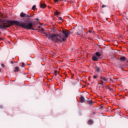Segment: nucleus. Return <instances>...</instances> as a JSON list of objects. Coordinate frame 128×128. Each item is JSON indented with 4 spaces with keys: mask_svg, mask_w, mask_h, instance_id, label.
<instances>
[{
    "mask_svg": "<svg viewBox=\"0 0 128 128\" xmlns=\"http://www.w3.org/2000/svg\"><path fill=\"white\" fill-rule=\"evenodd\" d=\"M16 24L18 26H21L23 28L26 30H34L36 29L34 28V25L32 23H28V21H16V20H11V21H4L2 19H0V28H8L11 26Z\"/></svg>",
    "mask_w": 128,
    "mask_h": 128,
    "instance_id": "obj_1",
    "label": "nucleus"
},
{
    "mask_svg": "<svg viewBox=\"0 0 128 128\" xmlns=\"http://www.w3.org/2000/svg\"><path fill=\"white\" fill-rule=\"evenodd\" d=\"M62 34H64V38L62 37V36L56 34H46V32H44V34H45L46 36L54 42H66V40L67 38H68V36H70V32L68 30H64L62 31Z\"/></svg>",
    "mask_w": 128,
    "mask_h": 128,
    "instance_id": "obj_2",
    "label": "nucleus"
},
{
    "mask_svg": "<svg viewBox=\"0 0 128 128\" xmlns=\"http://www.w3.org/2000/svg\"><path fill=\"white\" fill-rule=\"evenodd\" d=\"M84 32V30L82 29V30H80V28H78L76 32V34L77 36H82V32Z\"/></svg>",
    "mask_w": 128,
    "mask_h": 128,
    "instance_id": "obj_3",
    "label": "nucleus"
},
{
    "mask_svg": "<svg viewBox=\"0 0 128 128\" xmlns=\"http://www.w3.org/2000/svg\"><path fill=\"white\" fill-rule=\"evenodd\" d=\"M98 60H100V58L96 55H94L92 57V60H93V62H98Z\"/></svg>",
    "mask_w": 128,
    "mask_h": 128,
    "instance_id": "obj_4",
    "label": "nucleus"
},
{
    "mask_svg": "<svg viewBox=\"0 0 128 128\" xmlns=\"http://www.w3.org/2000/svg\"><path fill=\"white\" fill-rule=\"evenodd\" d=\"M100 78L103 84H106V82H108V80L106 78L104 77H100Z\"/></svg>",
    "mask_w": 128,
    "mask_h": 128,
    "instance_id": "obj_5",
    "label": "nucleus"
},
{
    "mask_svg": "<svg viewBox=\"0 0 128 128\" xmlns=\"http://www.w3.org/2000/svg\"><path fill=\"white\" fill-rule=\"evenodd\" d=\"M80 102H86V100L84 99V98L83 96H81L80 97Z\"/></svg>",
    "mask_w": 128,
    "mask_h": 128,
    "instance_id": "obj_6",
    "label": "nucleus"
},
{
    "mask_svg": "<svg viewBox=\"0 0 128 128\" xmlns=\"http://www.w3.org/2000/svg\"><path fill=\"white\" fill-rule=\"evenodd\" d=\"M95 56H97L99 58H100V56H102V54L99 52H96Z\"/></svg>",
    "mask_w": 128,
    "mask_h": 128,
    "instance_id": "obj_7",
    "label": "nucleus"
},
{
    "mask_svg": "<svg viewBox=\"0 0 128 128\" xmlns=\"http://www.w3.org/2000/svg\"><path fill=\"white\" fill-rule=\"evenodd\" d=\"M40 8H46V4H40Z\"/></svg>",
    "mask_w": 128,
    "mask_h": 128,
    "instance_id": "obj_8",
    "label": "nucleus"
},
{
    "mask_svg": "<svg viewBox=\"0 0 128 128\" xmlns=\"http://www.w3.org/2000/svg\"><path fill=\"white\" fill-rule=\"evenodd\" d=\"M20 16H21V18H25L26 17V14L24 13V12H21L20 14Z\"/></svg>",
    "mask_w": 128,
    "mask_h": 128,
    "instance_id": "obj_9",
    "label": "nucleus"
},
{
    "mask_svg": "<svg viewBox=\"0 0 128 128\" xmlns=\"http://www.w3.org/2000/svg\"><path fill=\"white\" fill-rule=\"evenodd\" d=\"M120 60H122V62L126 60V57L122 56L120 58Z\"/></svg>",
    "mask_w": 128,
    "mask_h": 128,
    "instance_id": "obj_10",
    "label": "nucleus"
},
{
    "mask_svg": "<svg viewBox=\"0 0 128 128\" xmlns=\"http://www.w3.org/2000/svg\"><path fill=\"white\" fill-rule=\"evenodd\" d=\"M88 104H92V105L94 104V102H92V100H88Z\"/></svg>",
    "mask_w": 128,
    "mask_h": 128,
    "instance_id": "obj_11",
    "label": "nucleus"
},
{
    "mask_svg": "<svg viewBox=\"0 0 128 128\" xmlns=\"http://www.w3.org/2000/svg\"><path fill=\"white\" fill-rule=\"evenodd\" d=\"M96 70L97 72H100V68L98 67H96Z\"/></svg>",
    "mask_w": 128,
    "mask_h": 128,
    "instance_id": "obj_12",
    "label": "nucleus"
},
{
    "mask_svg": "<svg viewBox=\"0 0 128 128\" xmlns=\"http://www.w3.org/2000/svg\"><path fill=\"white\" fill-rule=\"evenodd\" d=\"M94 124V121L92 120H89L88 124Z\"/></svg>",
    "mask_w": 128,
    "mask_h": 128,
    "instance_id": "obj_13",
    "label": "nucleus"
},
{
    "mask_svg": "<svg viewBox=\"0 0 128 128\" xmlns=\"http://www.w3.org/2000/svg\"><path fill=\"white\" fill-rule=\"evenodd\" d=\"M18 72V66H16L15 68L14 72Z\"/></svg>",
    "mask_w": 128,
    "mask_h": 128,
    "instance_id": "obj_14",
    "label": "nucleus"
},
{
    "mask_svg": "<svg viewBox=\"0 0 128 128\" xmlns=\"http://www.w3.org/2000/svg\"><path fill=\"white\" fill-rule=\"evenodd\" d=\"M36 8V5H34L32 7V10H34Z\"/></svg>",
    "mask_w": 128,
    "mask_h": 128,
    "instance_id": "obj_15",
    "label": "nucleus"
},
{
    "mask_svg": "<svg viewBox=\"0 0 128 128\" xmlns=\"http://www.w3.org/2000/svg\"><path fill=\"white\" fill-rule=\"evenodd\" d=\"M30 16L29 15H28V14H26V15H25V18H30Z\"/></svg>",
    "mask_w": 128,
    "mask_h": 128,
    "instance_id": "obj_16",
    "label": "nucleus"
},
{
    "mask_svg": "<svg viewBox=\"0 0 128 128\" xmlns=\"http://www.w3.org/2000/svg\"><path fill=\"white\" fill-rule=\"evenodd\" d=\"M22 68H24V63L22 62Z\"/></svg>",
    "mask_w": 128,
    "mask_h": 128,
    "instance_id": "obj_17",
    "label": "nucleus"
},
{
    "mask_svg": "<svg viewBox=\"0 0 128 128\" xmlns=\"http://www.w3.org/2000/svg\"><path fill=\"white\" fill-rule=\"evenodd\" d=\"M59 20H62V17H60Z\"/></svg>",
    "mask_w": 128,
    "mask_h": 128,
    "instance_id": "obj_18",
    "label": "nucleus"
},
{
    "mask_svg": "<svg viewBox=\"0 0 128 128\" xmlns=\"http://www.w3.org/2000/svg\"><path fill=\"white\" fill-rule=\"evenodd\" d=\"M54 2H58V0H54Z\"/></svg>",
    "mask_w": 128,
    "mask_h": 128,
    "instance_id": "obj_19",
    "label": "nucleus"
},
{
    "mask_svg": "<svg viewBox=\"0 0 128 128\" xmlns=\"http://www.w3.org/2000/svg\"><path fill=\"white\" fill-rule=\"evenodd\" d=\"M56 72H58V71L55 70V71H54V74H55V75H56Z\"/></svg>",
    "mask_w": 128,
    "mask_h": 128,
    "instance_id": "obj_20",
    "label": "nucleus"
},
{
    "mask_svg": "<svg viewBox=\"0 0 128 128\" xmlns=\"http://www.w3.org/2000/svg\"><path fill=\"white\" fill-rule=\"evenodd\" d=\"M54 14H55L56 16H58V13L56 12V13Z\"/></svg>",
    "mask_w": 128,
    "mask_h": 128,
    "instance_id": "obj_21",
    "label": "nucleus"
},
{
    "mask_svg": "<svg viewBox=\"0 0 128 128\" xmlns=\"http://www.w3.org/2000/svg\"><path fill=\"white\" fill-rule=\"evenodd\" d=\"M100 108H101L102 110V108H104V106H100Z\"/></svg>",
    "mask_w": 128,
    "mask_h": 128,
    "instance_id": "obj_22",
    "label": "nucleus"
},
{
    "mask_svg": "<svg viewBox=\"0 0 128 128\" xmlns=\"http://www.w3.org/2000/svg\"><path fill=\"white\" fill-rule=\"evenodd\" d=\"M93 78H96V76H93Z\"/></svg>",
    "mask_w": 128,
    "mask_h": 128,
    "instance_id": "obj_23",
    "label": "nucleus"
},
{
    "mask_svg": "<svg viewBox=\"0 0 128 128\" xmlns=\"http://www.w3.org/2000/svg\"><path fill=\"white\" fill-rule=\"evenodd\" d=\"M105 6H105L104 5H102V8H105Z\"/></svg>",
    "mask_w": 128,
    "mask_h": 128,
    "instance_id": "obj_24",
    "label": "nucleus"
},
{
    "mask_svg": "<svg viewBox=\"0 0 128 128\" xmlns=\"http://www.w3.org/2000/svg\"><path fill=\"white\" fill-rule=\"evenodd\" d=\"M42 30H44V28H42Z\"/></svg>",
    "mask_w": 128,
    "mask_h": 128,
    "instance_id": "obj_25",
    "label": "nucleus"
},
{
    "mask_svg": "<svg viewBox=\"0 0 128 128\" xmlns=\"http://www.w3.org/2000/svg\"><path fill=\"white\" fill-rule=\"evenodd\" d=\"M108 90H112V88H108Z\"/></svg>",
    "mask_w": 128,
    "mask_h": 128,
    "instance_id": "obj_26",
    "label": "nucleus"
},
{
    "mask_svg": "<svg viewBox=\"0 0 128 128\" xmlns=\"http://www.w3.org/2000/svg\"><path fill=\"white\" fill-rule=\"evenodd\" d=\"M11 64H14V62H11Z\"/></svg>",
    "mask_w": 128,
    "mask_h": 128,
    "instance_id": "obj_27",
    "label": "nucleus"
},
{
    "mask_svg": "<svg viewBox=\"0 0 128 128\" xmlns=\"http://www.w3.org/2000/svg\"><path fill=\"white\" fill-rule=\"evenodd\" d=\"M38 28H40V26H38Z\"/></svg>",
    "mask_w": 128,
    "mask_h": 128,
    "instance_id": "obj_28",
    "label": "nucleus"
},
{
    "mask_svg": "<svg viewBox=\"0 0 128 128\" xmlns=\"http://www.w3.org/2000/svg\"><path fill=\"white\" fill-rule=\"evenodd\" d=\"M2 66H4V64H2Z\"/></svg>",
    "mask_w": 128,
    "mask_h": 128,
    "instance_id": "obj_29",
    "label": "nucleus"
},
{
    "mask_svg": "<svg viewBox=\"0 0 128 128\" xmlns=\"http://www.w3.org/2000/svg\"><path fill=\"white\" fill-rule=\"evenodd\" d=\"M38 20V19H36V20Z\"/></svg>",
    "mask_w": 128,
    "mask_h": 128,
    "instance_id": "obj_30",
    "label": "nucleus"
},
{
    "mask_svg": "<svg viewBox=\"0 0 128 128\" xmlns=\"http://www.w3.org/2000/svg\"><path fill=\"white\" fill-rule=\"evenodd\" d=\"M89 32H90V31H89Z\"/></svg>",
    "mask_w": 128,
    "mask_h": 128,
    "instance_id": "obj_31",
    "label": "nucleus"
},
{
    "mask_svg": "<svg viewBox=\"0 0 128 128\" xmlns=\"http://www.w3.org/2000/svg\"><path fill=\"white\" fill-rule=\"evenodd\" d=\"M1 70H2L0 69V72H1Z\"/></svg>",
    "mask_w": 128,
    "mask_h": 128,
    "instance_id": "obj_32",
    "label": "nucleus"
},
{
    "mask_svg": "<svg viewBox=\"0 0 128 128\" xmlns=\"http://www.w3.org/2000/svg\"><path fill=\"white\" fill-rule=\"evenodd\" d=\"M2 34V32H0V34Z\"/></svg>",
    "mask_w": 128,
    "mask_h": 128,
    "instance_id": "obj_33",
    "label": "nucleus"
},
{
    "mask_svg": "<svg viewBox=\"0 0 128 128\" xmlns=\"http://www.w3.org/2000/svg\"><path fill=\"white\" fill-rule=\"evenodd\" d=\"M0 40H2V38H0Z\"/></svg>",
    "mask_w": 128,
    "mask_h": 128,
    "instance_id": "obj_34",
    "label": "nucleus"
},
{
    "mask_svg": "<svg viewBox=\"0 0 128 128\" xmlns=\"http://www.w3.org/2000/svg\"><path fill=\"white\" fill-rule=\"evenodd\" d=\"M0 108H2V107H0Z\"/></svg>",
    "mask_w": 128,
    "mask_h": 128,
    "instance_id": "obj_35",
    "label": "nucleus"
}]
</instances>
